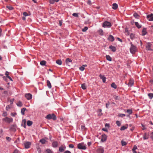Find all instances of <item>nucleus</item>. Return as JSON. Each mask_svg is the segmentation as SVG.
Returning <instances> with one entry per match:
<instances>
[{"instance_id": "32", "label": "nucleus", "mask_w": 153, "mask_h": 153, "mask_svg": "<svg viewBox=\"0 0 153 153\" xmlns=\"http://www.w3.org/2000/svg\"><path fill=\"white\" fill-rule=\"evenodd\" d=\"M148 96L150 99H152L153 97V94L152 93H149L148 94Z\"/></svg>"}, {"instance_id": "20", "label": "nucleus", "mask_w": 153, "mask_h": 153, "mask_svg": "<svg viewBox=\"0 0 153 153\" xmlns=\"http://www.w3.org/2000/svg\"><path fill=\"white\" fill-rule=\"evenodd\" d=\"M47 85L49 88H51V84L49 80H47Z\"/></svg>"}, {"instance_id": "35", "label": "nucleus", "mask_w": 153, "mask_h": 153, "mask_svg": "<svg viewBox=\"0 0 153 153\" xmlns=\"http://www.w3.org/2000/svg\"><path fill=\"white\" fill-rule=\"evenodd\" d=\"M121 144H122V145L123 146H125L126 144V142L123 140H122L121 141Z\"/></svg>"}, {"instance_id": "29", "label": "nucleus", "mask_w": 153, "mask_h": 153, "mask_svg": "<svg viewBox=\"0 0 153 153\" xmlns=\"http://www.w3.org/2000/svg\"><path fill=\"white\" fill-rule=\"evenodd\" d=\"M26 110V108H24L21 110V113L22 115H24L25 114V111Z\"/></svg>"}, {"instance_id": "24", "label": "nucleus", "mask_w": 153, "mask_h": 153, "mask_svg": "<svg viewBox=\"0 0 153 153\" xmlns=\"http://www.w3.org/2000/svg\"><path fill=\"white\" fill-rule=\"evenodd\" d=\"M56 62L57 64H58L59 65H60L62 64V61L61 60L59 59V60H57L56 61Z\"/></svg>"}, {"instance_id": "38", "label": "nucleus", "mask_w": 153, "mask_h": 153, "mask_svg": "<svg viewBox=\"0 0 153 153\" xmlns=\"http://www.w3.org/2000/svg\"><path fill=\"white\" fill-rule=\"evenodd\" d=\"M127 128V127H126L125 126H122L120 128V130L121 131H123L126 129Z\"/></svg>"}, {"instance_id": "23", "label": "nucleus", "mask_w": 153, "mask_h": 153, "mask_svg": "<svg viewBox=\"0 0 153 153\" xmlns=\"http://www.w3.org/2000/svg\"><path fill=\"white\" fill-rule=\"evenodd\" d=\"M111 86L112 88H114V89H116L117 88V86L114 82L112 83L111 84Z\"/></svg>"}, {"instance_id": "37", "label": "nucleus", "mask_w": 153, "mask_h": 153, "mask_svg": "<svg viewBox=\"0 0 153 153\" xmlns=\"http://www.w3.org/2000/svg\"><path fill=\"white\" fill-rule=\"evenodd\" d=\"M17 106H19V107H21L22 105V104L21 102L19 101L18 102V103L17 104Z\"/></svg>"}, {"instance_id": "62", "label": "nucleus", "mask_w": 153, "mask_h": 153, "mask_svg": "<svg viewBox=\"0 0 153 153\" xmlns=\"http://www.w3.org/2000/svg\"><path fill=\"white\" fill-rule=\"evenodd\" d=\"M64 153H71V152L67 150Z\"/></svg>"}, {"instance_id": "13", "label": "nucleus", "mask_w": 153, "mask_h": 153, "mask_svg": "<svg viewBox=\"0 0 153 153\" xmlns=\"http://www.w3.org/2000/svg\"><path fill=\"white\" fill-rule=\"evenodd\" d=\"M107 139V136L105 134L102 135V138L101 139V141L102 142H104Z\"/></svg>"}, {"instance_id": "28", "label": "nucleus", "mask_w": 153, "mask_h": 153, "mask_svg": "<svg viewBox=\"0 0 153 153\" xmlns=\"http://www.w3.org/2000/svg\"><path fill=\"white\" fill-rule=\"evenodd\" d=\"M72 61V60L71 59L67 58L66 59L65 61L66 64H68L69 62H71Z\"/></svg>"}, {"instance_id": "15", "label": "nucleus", "mask_w": 153, "mask_h": 153, "mask_svg": "<svg viewBox=\"0 0 153 153\" xmlns=\"http://www.w3.org/2000/svg\"><path fill=\"white\" fill-rule=\"evenodd\" d=\"M143 137L144 140H147L149 138V135L147 134L146 133H145L144 134Z\"/></svg>"}, {"instance_id": "60", "label": "nucleus", "mask_w": 153, "mask_h": 153, "mask_svg": "<svg viewBox=\"0 0 153 153\" xmlns=\"http://www.w3.org/2000/svg\"><path fill=\"white\" fill-rule=\"evenodd\" d=\"M117 39H118V40L120 42H122V40L121 39H120V38H119L118 37H117Z\"/></svg>"}, {"instance_id": "44", "label": "nucleus", "mask_w": 153, "mask_h": 153, "mask_svg": "<svg viewBox=\"0 0 153 153\" xmlns=\"http://www.w3.org/2000/svg\"><path fill=\"white\" fill-rule=\"evenodd\" d=\"M7 113L6 111H4L3 113L2 116L4 117H5L7 116Z\"/></svg>"}, {"instance_id": "59", "label": "nucleus", "mask_w": 153, "mask_h": 153, "mask_svg": "<svg viewBox=\"0 0 153 153\" xmlns=\"http://www.w3.org/2000/svg\"><path fill=\"white\" fill-rule=\"evenodd\" d=\"M46 152H47V153H52L51 152L49 149H47L46 150Z\"/></svg>"}, {"instance_id": "9", "label": "nucleus", "mask_w": 153, "mask_h": 153, "mask_svg": "<svg viewBox=\"0 0 153 153\" xmlns=\"http://www.w3.org/2000/svg\"><path fill=\"white\" fill-rule=\"evenodd\" d=\"M97 152L98 153H103V148L102 147H100L97 149Z\"/></svg>"}, {"instance_id": "8", "label": "nucleus", "mask_w": 153, "mask_h": 153, "mask_svg": "<svg viewBox=\"0 0 153 153\" xmlns=\"http://www.w3.org/2000/svg\"><path fill=\"white\" fill-rule=\"evenodd\" d=\"M99 77L102 80L103 82L105 83V82L106 77L104 75H102L101 74H100L99 75Z\"/></svg>"}, {"instance_id": "26", "label": "nucleus", "mask_w": 153, "mask_h": 153, "mask_svg": "<svg viewBox=\"0 0 153 153\" xmlns=\"http://www.w3.org/2000/svg\"><path fill=\"white\" fill-rule=\"evenodd\" d=\"M10 129L13 131H15L16 130L15 128V126L14 125H12L10 128Z\"/></svg>"}, {"instance_id": "34", "label": "nucleus", "mask_w": 153, "mask_h": 153, "mask_svg": "<svg viewBox=\"0 0 153 153\" xmlns=\"http://www.w3.org/2000/svg\"><path fill=\"white\" fill-rule=\"evenodd\" d=\"M39 142L42 144L45 143L46 140L44 139H42L40 140Z\"/></svg>"}, {"instance_id": "22", "label": "nucleus", "mask_w": 153, "mask_h": 153, "mask_svg": "<svg viewBox=\"0 0 153 153\" xmlns=\"http://www.w3.org/2000/svg\"><path fill=\"white\" fill-rule=\"evenodd\" d=\"M46 63V61L44 60H42L40 62V64L42 66H44L45 65Z\"/></svg>"}, {"instance_id": "47", "label": "nucleus", "mask_w": 153, "mask_h": 153, "mask_svg": "<svg viewBox=\"0 0 153 153\" xmlns=\"http://www.w3.org/2000/svg\"><path fill=\"white\" fill-rule=\"evenodd\" d=\"M81 128L82 130H85V126L82 125L81 126Z\"/></svg>"}, {"instance_id": "39", "label": "nucleus", "mask_w": 153, "mask_h": 153, "mask_svg": "<svg viewBox=\"0 0 153 153\" xmlns=\"http://www.w3.org/2000/svg\"><path fill=\"white\" fill-rule=\"evenodd\" d=\"M133 16L136 18H138L139 16L138 14L137 13H135L133 14Z\"/></svg>"}, {"instance_id": "18", "label": "nucleus", "mask_w": 153, "mask_h": 153, "mask_svg": "<svg viewBox=\"0 0 153 153\" xmlns=\"http://www.w3.org/2000/svg\"><path fill=\"white\" fill-rule=\"evenodd\" d=\"M147 33L146 29V28H144L142 30V35L144 36Z\"/></svg>"}, {"instance_id": "53", "label": "nucleus", "mask_w": 153, "mask_h": 153, "mask_svg": "<svg viewBox=\"0 0 153 153\" xmlns=\"http://www.w3.org/2000/svg\"><path fill=\"white\" fill-rule=\"evenodd\" d=\"M14 100V99H12L10 100V102L11 104H12L13 103Z\"/></svg>"}, {"instance_id": "54", "label": "nucleus", "mask_w": 153, "mask_h": 153, "mask_svg": "<svg viewBox=\"0 0 153 153\" xmlns=\"http://www.w3.org/2000/svg\"><path fill=\"white\" fill-rule=\"evenodd\" d=\"M110 103L109 102L107 103L106 104V107L107 108H108V106L110 105Z\"/></svg>"}, {"instance_id": "7", "label": "nucleus", "mask_w": 153, "mask_h": 153, "mask_svg": "<svg viewBox=\"0 0 153 153\" xmlns=\"http://www.w3.org/2000/svg\"><path fill=\"white\" fill-rule=\"evenodd\" d=\"M31 145V143L29 142H27L25 143L24 144L25 147L26 149H28L30 147Z\"/></svg>"}, {"instance_id": "1", "label": "nucleus", "mask_w": 153, "mask_h": 153, "mask_svg": "<svg viewBox=\"0 0 153 153\" xmlns=\"http://www.w3.org/2000/svg\"><path fill=\"white\" fill-rule=\"evenodd\" d=\"M45 118L48 120L52 119L53 120H55L56 119V117L54 114L47 115L45 117Z\"/></svg>"}, {"instance_id": "46", "label": "nucleus", "mask_w": 153, "mask_h": 153, "mask_svg": "<svg viewBox=\"0 0 153 153\" xmlns=\"http://www.w3.org/2000/svg\"><path fill=\"white\" fill-rule=\"evenodd\" d=\"M84 69L85 68L83 66H81L79 68V70L82 71H83Z\"/></svg>"}, {"instance_id": "48", "label": "nucleus", "mask_w": 153, "mask_h": 153, "mask_svg": "<svg viewBox=\"0 0 153 153\" xmlns=\"http://www.w3.org/2000/svg\"><path fill=\"white\" fill-rule=\"evenodd\" d=\"M137 149V146H136V145H134V146L133 149H132V151L135 150Z\"/></svg>"}, {"instance_id": "5", "label": "nucleus", "mask_w": 153, "mask_h": 153, "mask_svg": "<svg viewBox=\"0 0 153 153\" xmlns=\"http://www.w3.org/2000/svg\"><path fill=\"white\" fill-rule=\"evenodd\" d=\"M3 120L4 121L8 123L12 122L13 121V119L12 118H9L7 117H6L3 119Z\"/></svg>"}, {"instance_id": "4", "label": "nucleus", "mask_w": 153, "mask_h": 153, "mask_svg": "<svg viewBox=\"0 0 153 153\" xmlns=\"http://www.w3.org/2000/svg\"><path fill=\"white\" fill-rule=\"evenodd\" d=\"M77 148L79 149H85L86 148L85 145L82 143L78 144L77 145Z\"/></svg>"}, {"instance_id": "27", "label": "nucleus", "mask_w": 153, "mask_h": 153, "mask_svg": "<svg viewBox=\"0 0 153 153\" xmlns=\"http://www.w3.org/2000/svg\"><path fill=\"white\" fill-rule=\"evenodd\" d=\"M106 59L109 61H111L112 60V59L111 57L109 55H106Z\"/></svg>"}, {"instance_id": "42", "label": "nucleus", "mask_w": 153, "mask_h": 153, "mask_svg": "<svg viewBox=\"0 0 153 153\" xmlns=\"http://www.w3.org/2000/svg\"><path fill=\"white\" fill-rule=\"evenodd\" d=\"M7 7L10 10H12L13 9V7L11 6H7Z\"/></svg>"}, {"instance_id": "11", "label": "nucleus", "mask_w": 153, "mask_h": 153, "mask_svg": "<svg viewBox=\"0 0 153 153\" xmlns=\"http://www.w3.org/2000/svg\"><path fill=\"white\" fill-rule=\"evenodd\" d=\"M25 96L28 100H30L32 98V95L30 93L26 94Z\"/></svg>"}, {"instance_id": "3", "label": "nucleus", "mask_w": 153, "mask_h": 153, "mask_svg": "<svg viewBox=\"0 0 153 153\" xmlns=\"http://www.w3.org/2000/svg\"><path fill=\"white\" fill-rule=\"evenodd\" d=\"M102 26L105 28H109L111 26V23L110 22L107 21L104 22L102 24Z\"/></svg>"}, {"instance_id": "21", "label": "nucleus", "mask_w": 153, "mask_h": 153, "mask_svg": "<svg viewBox=\"0 0 153 153\" xmlns=\"http://www.w3.org/2000/svg\"><path fill=\"white\" fill-rule=\"evenodd\" d=\"M135 26L138 28H140L141 27V25H139L138 22H135Z\"/></svg>"}, {"instance_id": "57", "label": "nucleus", "mask_w": 153, "mask_h": 153, "mask_svg": "<svg viewBox=\"0 0 153 153\" xmlns=\"http://www.w3.org/2000/svg\"><path fill=\"white\" fill-rule=\"evenodd\" d=\"M55 1L54 0H51L50 1V3L51 4H53L54 3Z\"/></svg>"}, {"instance_id": "58", "label": "nucleus", "mask_w": 153, "mask_h": 153, "mask_svg": "<svg viewBox=\"0 0 153 153\" xmlns=\"http://www.w3.org/2000/svg\"><path fill=\"white\" fill-rule=\"evenodd\" d=\"M9 74V72L8 71H6L5 73V75L6 76V77H7L8 76H9L8 75Z\"/></svg>"}, {"instance_id": "31", "label": "nucleus", "mask_w": 153, "mask_h": 153, "mask_svg": "<svg viewBox=\"0 0 153 153\" xmlns=\"http://www.w3.org/2000/svg\"><path fill=\"white\" fill-rule=\"evenodd\" d=\"M81 87L82 88L83 90H85L86 89V86L85 84V83L82 84Z\"/></svg>"}, {"instance_id": "6", "label": "nucleus", "mask_w": 153, "mask_h": 153, "mask_svg": "<svg viewBox=\"0 0 153 153\" xmlns=\"http://www.w3.org/2000/svg\"><path fill=\"white\" fill-rule=\"evenodd\" d=\"M147 18L148 20L149 21H152L153 20V14L152 13L148 15L147 16Z\"/></svg>"}, {"instance_id": "43", "label": "nucleus", "mask_w": 153, "mask_h": 153, "mask_svg": "<svg viewBox=\"0 0 153 153\" xmlns=\"http://www.w3.org/2000/svg\"><path fill=\"white\" fill-rule=\"evenodd\" d=\"M116 124L117 126H120L121 123L119 121H116Z\"/></svg>"}, {"instance_id": "12", "label": "nucleus", "mask_w": 153, "mask_h": 153, "mask_svg": "<svg viewBox=\"0 0 153 153\" xmlns=\"http://www.w3.org/2000/svg\"><path fill=\"white\" fill-rule=\"evenodd\" d=\"M134 83V81L133 79H130L129 80V82L128 84V85L130 87L132 86Z\"/></svg>"}, {"instance_id": "41", "label": "nucleus", "mask_w": 153, "mask_h": 153, "mask_svg": "<svg viewBox=\"0 0 153 153\" xmlns=\"http://www.w3.org/2000/svg\"><path fill=\"white\" fill-rule=\"evenodd\" d=\"M88 29V28L87 27H84V28H83L82 30L83 32H85Z\"/></svg>"}, {"instance_id": "40", "label": "nucleus", "mask_w": 153, "mask_h": 153, "mask_svg": "<svg viewBox=\"0 0 153 153\" xmlns=\"http://www.w3.org/2000/svg\"><path fill=\"white\" fill-rule=\"evenodd\" d=\"M125 116V114H118V116L121 117H123Z\"/></svg>"}, {"instance_id": "61", "label": "nucleus", "mask_w": 153, "mask_h": 153, "mask_svg": "<svg viewBox=\"0 0 153 153\" xmlns=\"http://www.w3.org/2000/svg\"><path fill=\"white\" fill-rule=\"evenodd\" d=\"M10 108V107L9 106V105H7L6 107V109L7 110H8V109H9Z\"/></svg>"}, {"instance_id": "30", "label": "nucleus", "mask_w": 153, "mask_h": 153, "mask_svg": "<svg viewBox=\"0 0 153 153\" xmlns=\"http://www.w3.org/2000/svg\"><path fill=\"white\" fill-rule=\"evenodd\" d=\"M130 37L132 40H133L135 39V37L134 35L132 33L130 35Z\"/></svg>"}, {"instance_id": "36", "label": "nucleus", "mask_w": 153, "mask_h": 153, "mask_svg": "<svg viewBox=\"0 0 153 153\" xmlns=\"http://www.w3.org/2000/svg\"><path fill=\"white\" fill-rule=\"evenodd\" d=\"M151 45V44L150 43H148L146 45V48L148 49V50H150V48Z\"/></svg>"}, {"instance_id": "10", "label": "nucleus", "mask_w": 153, "mask_h": 153, "mask_svg": "<svg viewBox=\"0 0 153 153\" xmlns=\"http://www.w3.org/2000/svg\"><path fill=\"white\" fill-rule=\"evenodd\" d=\"M66 147L65 146H60L59 149V152H63L65 149Z\"/></svg>"}, {"instance_id": "45", "label": "nucleus", "mask_w": 153, "mask_h": 153, "mask_svg": "<svg viewBox=\"0 0 153 153\" xmlns=\"http://www.w3.org/2000/svg\"><path fill=\"white\" fill-rule=\"evenodd\" d=\"M72 15L74 16V17H78V14L77 13H73L72 14Z\"/></svg>"}, {"instance_id": "55", "label": "nucleus", "mask_w": 153, "mask_h": 153, "mask_svg": "<svg viewBox=\"0 0 153 153\" xmlns=\"http://www.w3.org/2000/svg\"><path fill=\"white\" fill-rule=\"evenodd\" d=\"M141 125H142V127H143V128H142V130H144L146 129V128L145 127V126L144 125H143L142 124Z\"/></svg>"}, {"instance_id": "51", "label": "nucleus", "mask_w": 153, "mask_h": 153, "mask_svg": "<svg viewBox=\"0 0 153 153\" xmlns=\"http://www.w3.org/2000/svg\"><path fill=\"white\" fill-rule=\"evenodd\" d=\"M6 139L7 140L9 141H10L11 140V138H10L9 137H6Z\"/></svg>"}, {"instance_id": "2", "label": "nucleus", "mask_w": 153, "mask_h": 153, "mask_svg": "<svg viewBox=\"0 0 153 153\" xmlns=\"http://www.w3.org/2000/svg\"><path fill=\"white\" fill-rule=\"evenodd\" d=\"M131 44V47L130 48V50L131 53L132 54H134L137 51L136 47L134 46L131 42L130 43Z\"/></svg>"}, {"instance_id": "49", "label": "nucleus", "mask_w": 153, "mask_h": 153, "mask_svg": "<svg viewBox=\"0 0 153 153\" xmlns=\"http://www.w3.org/2000/svg\"><path fill=\"white\" fill-rule=\"evenodd\" d=\"M13 153H20L17 149H15Z\"/></svg>"}, {"instance_id": "52", "label": "nucleus", "mask_w": 153, "mask_h": 153, "mask_svg": "<svg viewBox=\"0 0 153 153\" xmlns=\"http://www.w3.org/2000/svg\"><path fill=\"white\" fill-rule=\"evenodd\" d=\"M69 147L70 148H73L74 147V146L72 144H70L69 145Z\"/></svg>"}, {"instance_id": "56", "label": "nucleus", "mask_w": 153, "mask_h": 153, "mask_svg": "<svg viewBox=\"0 0 153 153\" xmlns=\"http://www.w3.org/2000/svg\"><path fill=\"white\" fill-rule=\"evenodd\" d=\"M87 3L89 5H91V2L90 0H88L87 1Z\"/></svg>"}, {"instance_id": "33", "label": "nucleus", "mask_w": 153, "mask_h": 153, "mask_svg": "<svg viewBox=\"0 0 153 153\" xmlns=\"http://www.w3.org/2000/svg\"><path fill=\"white\" fill-rule=\"evenodd\" d=\"M126 112L129 114H131L132 113V111L131 109L127 110Z\"/></svg>"}, {"instance_id": "19", "label": "nucleus", "mask_w": 153, "mask_h": 153, "mask_svg": "<svg viewBox=\"0 0 153 153\" xmlns=\"http://www.w3.org/2000/svg\"><path fill=\"white\" fill-rule=\"evenodd\" d=\"M117 7L118 5L116 3H114L113 4L112 8L113 9L116 10L117 8Z\"/></svg>"}, {"instance_id": "14", "label": "nucleus", "mask_w": 153, "mask_h": 153, "mask_svg": "<svg viewBox=\"0 0 153 153\" xmlns=\"http://www.w3.org/2000/svg\"><path fill=\"white\" fill-rule=\"evenodd\" d=\"M108 39V40L111 42L114 41V36L111 35L109 36Z\"/></svg>"}, {"instance_id": "64", "label": "nucleus", "mask_w": 153, "mask_h": 153, "mask_svg": "<svg viewBox=\"0 0 153 153\" xmlns=\"http://www.w3.org/2000/svg\"><path fill=\"white\" fill-rule=\"evenodd\" d=\"M7 77L11 81H13V80L12 79V78L9 76H8Z\"/></svg>"}, {"instance_id": "16", "label": "nucleus", "mask_w": 153, "mask_h": 153, "mask_svg": "<svg viewBox=\"0 0 153 153\" xmlns=\"http://www.w3.org/2000/svg\"><path fill=\"white\" fill-rule=\"evenodd\" d=\"M52 144L53 147L55 148L58 146V143L57 141H54L53 142Z\"/></svg>"}, {"instance_id": "50", "label": "nucleus", "mask_w": 153, "mask_h": 153, "mask_svg": "<svg viewBox=\"0 0 153 153\" xmlns=\"http://www.w3.org/2000/svg\"><path fill=\"white\" fill-rule=\"evenodd\" d=\"M23 15L25 16H28L27 13L26 12H24L23 13Z\"/></svg>"}, {"instance_id": "63", "label": "nucleus", "mask_w": 153, "mask_h": 153, "mask_svg": "<svg viewBox=\"0 0 153 153\" xmlns=\"http://www.w3.org/2000/svg\"><path fill=\"white\" fill-rule=\"evenodd\" d=\"M102 130L103 131H108V130H107V129L106 128H103L102 129Z\"/></svg>"}, {"instance_id": "25", "label": "nucleus", "mask_w": 153, "mask_h": 153, "mask_svg": "<svg viewBox=\"0 0 153 153\" xmlns=\"http://www.w3.org/2000/svg\"><path fill=\"white\" fill-rule=\"evenodd\" d=\"M33 123V122L32 121L28 120L27 122V124L28 126H31Z\"/></svg>"}, {"instance_id": "17", "label": "nucleus", "mask_w": 153, "mask_h": 153, "mask_svg": "<svg viewBox=\"0 0 153 153\" xmlns=\"http://www.w3.org/2000/svg\"><path fill=\"white\" fill-rule=\"evenodd\" d=\"M109 48L113 52H115L116 51V48L112 45H111L109 46Z\"/></svg>"}]
</instances>
